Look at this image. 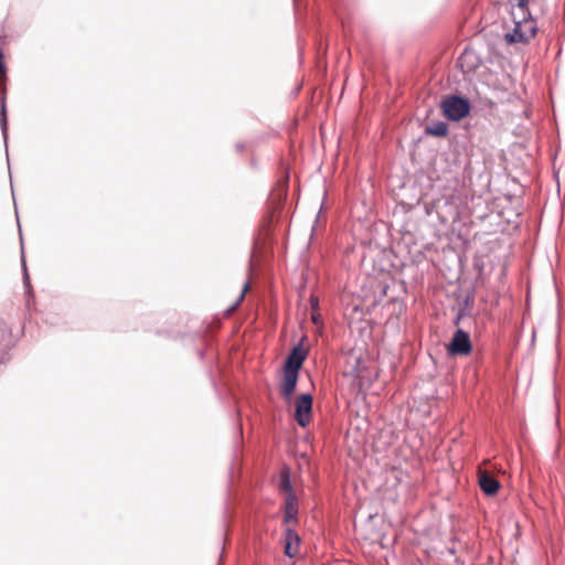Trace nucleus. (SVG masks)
<instances>
[{
  "label": "nucleus",
  "instance_id": "1",
  "mask_svg": "<svg viewBox=\"0 0 565 565\" xmlns=\"http://www.w3.org/2000/svg\"><path fill=\"white\" fill-rule=\"evenodd\" d=\"M514 29L511 33L505 34L508 43H529L537 32L535 20L529 12L527 15H519L515 11L512 12Z\"/></svg>",
  "mask_w": 565,
  "mask_h": 565
},
{
  "label": "nucleus",
  "instance_id": "2",
  "mask_svg": "<svg viewBox=\"0 0 565 565\" xmlns=\"http://www.w3.org/2000/svg\"><path fill=\"white\" fill-rule=\"evenodd\" d=\"M444 115L452 121H459L466 117L470 111V104L468 99L452 95L446 97L441 103Z\"/></svg>",
  "mask_w": 565,
  "mask_h": 565
},
{
  "label": "nucleus",
  "instance_id": "3",
  "mask_svg": "<svg viewBox=\"0 0 565 565\" xmlns=\"http://www.w3.org/2000/svg\"><path fill=\"white\" fill-rule=\"evenodd\" d=\"M447 350L451 355H468L472 350L468 332L462 329H457Z\"/></svg>",
  "mask_w": 565,
  "mask_h": 565
},
{
  "label": "nucleus",
  "instance_id": "4",
  "mask_svg": "<svg viewBox=\"0 0 565 565\" xmlns=\"http://www.w3.org/2000/svg\"><path fill=\"white\" fill-rule=\"evenodd\" d=\"M312 395L310 393L301 394L296 399L295 419L299 426L306 427L311 418Z\"/></svg>",
  "mask_w": 565,
  "mask_h": 565
},
{
  "label": "nucleus",
  "instance_id": "5",
  "mask_svg": "<svg viewBox=\"0 0 565 565\" xmlns=\"http://www.w3.org/2000/svg\"><path fill=\"white\" fill-rule=\"evenodd\" d=\"M307 355L308 350L302 348L301 343H299L291 350V352L287 356L284 369L299 372L305 360L307 359Z\"/></svg>",
  "mask_w": 565,
  "mask_h": 565
},
{
  "label": "nucleus",
  "instance_id": "6",
  "mask_svg": "<svg viewBox=\"0 0 565 565\" xmlns=\"http://www.w3.org/2000/svg\"><path fill=\"white\" fill-rule=\"evenodd\" d=\"M299 372L284 369V380L280 386V394L285 401H289L296 390Z\"/></svg>",
  "mask_w": 565,
  "mask_h": 565
},
{
  "label": "nucleus",
  "instance_id": "7",
  "mask_svg": "<svg viewBox=\"0 0 565 565\" xmlns=\"http://www.w3.org/2000/svg\"><path fill=\"white\" fill-rule=\"evenodd\" d=\"M300 536L291 527H287L285 531V555L292 558L299 552Z\"/></svg>",
  "mask_w": 565,
  "mask_h": 565
},
{
  "label": "nucleus",
  "instance_id": "8",
  "mask_svg": "<svg viewBox=\"0 0 565 565\" xmlns=\"http://www.w3.org/2000/svg\"><path fill=\"white\" fill-rule=\"evenodd\" d=\"M297 516H298L297 495L296 494L286 495L284 523L288 524L291 522H297L298 521Z\"/></svg>",
  "mask_w": 565,
  "mask_h": 565
},
{
  "label": "nucleus",
  "instance_id": "9",
  "mask_svg": "<svg viewBox=\"0 0 565 565\" xmlns=\"http://www.w3.org/2000/svg\"><path fill=\"white\" fill-rule=\"evenodd\" d=\"M479 486L487 495H493L500 489V482L486 471L479 476Z\"/></svg>",
  "mask_w": 565,
  "mask_h": 565
},
{
  "label": "nucleus",
  "instance_id": "10",
  "mask_svg": "<svg viewBox=\"0 0 565 565\" xmlns=\"http://www.w3.org/2000/svg\"><path fill=\"white\" fill-rule=\"evenodd\" d=\"M426 134L435 137H445L448 134V125L445 121H437L426 128Z\"/></svg>",
  "mask_w": 565,
  "mask_h": 565
},
{
  "label": "nucleus",
  "instance_id": "11",
  "mask_svg": "<svg viewBox=\"0 0 565 565\" xmlns=\"http://www.w3.org/2000/svg\"><path fill=\"white\" fill-rule=\"evenodd\" d=\"M279 488L284 492H286V495L296 494L292 489V484H291V480H290L288 470L281 471Z\"/></svg>",
  "mask_w": 565,
  "mask_h": 565
},
{
  "label": "nucleus",
  "instance_id": "12",
  "mask_svg": "<svg viewBox=\"0 0 565 565\" xmlns=\"http://www.w3.org/2000/svg\"><path fill=\"white\" fill-rule=\"evenodd\" d=\"M529 2L530 0H510V3L513 6V7H516V14L519 15H527L530 10H529Z\"/></svg>",
  "mask_w": 565,
  "mask_h": 565
},
{
  "label": "nucleus",
  "instance_id": "13",
  "mask_svg": "<svg viewBox=\"0 0 565 565\" xmlns=\"http://www.w3.org/2000/svg\"><path fill=\"white\" fill-rule=\"evenodd\" d=\"M21 262H22V269H23V285L25 288V292L29 294V292H31V282H30V276H29L28 268H26V263H25L23 255H22Z\"/></svg>",
  "mask_w": 565,
  "mask_h": 565
},
{
  "label": "nucleus",
  "instance_id": "14",
  "mask_svg": "<svg viewBox=\"0 0 565 565\" xmlns=\"http://www.w3.org/2000/svg\"><path fill=\"white\" fill-rule=\"evenodd\" d=\"M470 60H477V56L472 51L465 50L463 53L458 58V63L460 64L461 67H463L465 63H467Z\"/></svg>",
  "mask_w": 565,
  "mask_h": 565
},
{
  "label": "nucleus",
  "instance_id": "15",
  "mask_svg": "<svg viewBox=\"0 0 565 565\" xmlns=\"http://www.w3.org/2000/svg\"><path fill=\"white\" fill-rule=\"evenodd\" d=\"M247 289H248V284H247V282H245V284H244V287H243V290L241 291L239 297L237 298V300H236L235 305L232 307V309H231V310H234V309L239 305V302L244 300V298H245V294H246Z\"/></svg>",
  "mask_w": 565,
  "mask_h": 565
},
{
  "label": "nucleus",
  "instance_id": "16",
  "mask_svg": "<svg viewBox=\"0 0 565 565\" xmlns=\"http://www.w3.org/2000/svg\"><path fill=\"white\" fill-rule=\"evenodd\" d=\"M310 303H311L312 309H317V308H318V305H319V300H318V298H316V297H313V296H312V297L310 298Z\"/></svg>",
  "mask_w": 565,
  "mask_h": 565
},
{
  "label": "nucleus",
  "instance_id": "17",
  "mask_svg": "<svg viewBox=\"0 0 565 565\" xmlns=\"http://www.w3.org/2000/svg\"><path fill=\"white\" fill-rule=\"evenodd\" d=\"M312 321L317 324L319 322V315H312Z\"/></svg>",
  "mask_w": 565,
  "mask_h": 565
},
{
  "label": "nucleus",
  "instance_id": "18",
  "mask_svg": "<svg viewBox=\"0 0 565 565\" xmlns=\"http://www.w3.org/2000/svg\"><path fill=\"white\" fill-rule=\"evenodd\" d=\"M477 66V63H475L473 61H471V65L468 67V71H471L472 68H475Z\"/></svg>",
  "mask_w": 565,
  "mask_h": 565
}]
</instances>
